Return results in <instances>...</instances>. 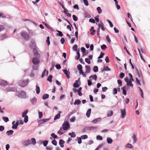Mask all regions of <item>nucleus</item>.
<instances>
[{
	"mask_svg": "<svg viewBox=\"0 0 150 150\" xmlns=\"http://www.w3.org/2000/svg\"><path fill=\"white\" fill-rule=\"evenodd\" d=\"M62 127L64 130H67L70 128V125L69 123L67 121H66L62 125Z\"/></svg>",
	"mask_w": 150,
	"mask_h": 150,
	"instance_id": "1",
	"label": "nucleus"
},
{
	"mask_svg": "<svg viewBox=\"0 0 150 150\" xmlns=\"http://www.w3.org/2000/svg\"><path fill=\"white\" fill-rule=\"evenodd\" d=\"M21 35L25 40H28L29 39V36L28 34L26 32H23L21 33Z\"/></svg>",
	"mask_w": 150,
	"mask_h": 150,
	"instance_id": "2",
	"label": "nucleus"
},
{
	"mask_svg": "<svg viewBox=\"0 0 150 150\" xmlns=\"http://www.w3.org/2000/svg\"><path fill=\"white\" fill-rule=\"evenodd\" d=\"M125 81L127 83V85L128 86H130L133 87V84L132 83V82L130 81L127 77L125 78L124 79Z\"/></svg>",
	"mask_w": 150,
	"mask_h": 150,
	"instance_id": "3",
	"label": "nucleus"
},
{
	"mask_svg": "<svg viewBox=\"0 0 150 150\" xmlns=\"http://www.w3.org/2000/svg\"><path fill=\"white\" fill-rule=\"evenodd\" d=\"M32 62L33 64L37 65L39 63L40 61L38 58L33 57L32 59Z\"/></svg>",
	"mask_w": 150,
	"mask_h": 150,
	"instance_id": "4",
	"label": "nucleus"
},
{
	"mask_svg": "<svg viewBox=\"0 0 150 150\" xmlns=\"http://www.w3.org/2000/svg\"><path fill=\"white\" fill-rule=\"evenodd\" d=\"M28 81L29 80H27L26 81H23L20 83V85L21 87H24L27 85Z\"/></svg>",
	"mask_w": 150,
	"mask_h": 150,
	"instance_id": "5",
	"label": "nucleus"
},
{
	"mask_svg": "<svg viewBox=\"0 0 150 150\" xmlns=\"http://www.w3.org/2000/svg\"><path fill=\"white\" fill-rule=\"evenodd\" d=\"M33 52L34 55L35 56L37 57L38 58H40V54L38 53V52L36 49L34 48L33 50Z\"/></svg>",
	"mask_w": 150,
	"mask_h": 150,
	"instance_id": "6",
	"label": "nucleus"
},
{
	"mask_svg": "<svg viewBox=\"0 0 150 150\" xmlns=\"http://www.w3.org/2000/svg\"><path fill=\"white\" fill-rule=\"evenodd\" d=\"M23 144L24 146H29L31 144L30 141V140H27L24 141L23 142Z\"/></svg>",
	"mask_w": 150,
	"mask_h": 150,
	"instance_id": "7",
	"label": "nucleus"
},
{
	"mask_svg": "<svg viewBox=\"0 0 150 150\" xmlns=\"http://www.w3.org/2000/svg\"><path fill=\"white\" fill-rule=\"evenodd\" d=\"M26 96V93L25 91H21L20 95H18V96L19 97L21 98H25Z\"/></svg>",
	"mask_w": 150,
	"mask_h": 150,
	"instance_id": "8",
	"label": "nucleus"
},
{
	"mask_svg": "<svg viewBox=\"0 0 150 150\" xmlns=\"http://www.w3.org/2000/svg\"><path fill=\"white\" fill-rule=\"evenodd\" d=\"M121 113L122 114L121 117L123 118L126 115V112L125 109L121 110Z\"/></svg>",
	"mask_w": 150,
	"mask_h": 150,
	"instance_id": "9",
	"label": "nucleus"
},
{
	"mask_svg": "<svg viewBox=\"0 0 150 150\" xmlns=\"http://www.w3.org/2000/svg\"><path fill=\"white\" fill-rule=\"evenodd\" d=\"M63 71L64 74L66 75L67 78L68 79H69L70 77V72L65 69H63Z\"/></svg>",
	"mask_w": 150,
	"mask_h": 150,
	"instance_id": "10",
	"label": "nucleus"
},
{
	"mask_svg": "<svg viewBox=\"0 0 150 150\" xmlns=\"http://www.w3.org/2000/svg\"><path fill=\"white\" fill-rule=\"evenodd\" d=\"M90 31L91 32L90 34L92 35H94L96 33V30H94V27L93 26H92L90 29Z\"/></svg>",
	"mask_w": 150,
	"mask_h": 150,
	"instance_id": "11",
	"label": "nucleus"
},
{
	"mask_svg": "<svg viewBox=\"0 0 150 150\" xmlns=\"http://www.w3.org/2000/svg\"><path fill=\"white\" fill-rule=\"evenodd\" d=\"M98 27L99 28H101L102 30L103 31H104L105 30V28L104 27L103 24L102 22H100V23L98 25Z\"/></svg>",
	"mask_w": 150,
	"mask_h": 150,
	"instance_id": "12",
	"label": "nucleus"
},
{
	"mask_svg": "<svg viewBox=\"0 0 150 150\" xmlns=\"http://www.w3.org/2000/svg\"><path fill=\"white\" fill-rule=\"evenodd\" d=\"M15 122L14 121H13L12 122V124H13ZM18 125V122H17L16 123L14 124H13V125L12 127V128L13 129H16L17 128V126Z\"/></svg>",
	"mask_w": 150,
	"mask_h": 150,
	"instance_id": "13",
	"label": "nucleus"
},
{
	"mask_svg": "<svg viewBox=\"0 0 150 150\" xmlns=\"http://www.w3.org/2000/svg\"><path fill=\"white\" fill-rule=\"evenodd\" d=\"M64 141L62 139H60L59 141V144L61 147H64Z\"/></svg>",
	"mask_w": 150,
	"mask_h": 150,
	"instance_id": "14",
	"label": "nucleus"
},
{
	"mask_svg": "<svg viewBox=\"0 0 150 150\" xmlns=\"http://www.w3.org/2000/svg\"><path fill=\"white\" fill-rule=\"evenodd\" d=\"M48 72L47 71L46 69H45L42 72L41 77L42 78H43L46 75H46H48Z\"/></svg>",
	"mask_w": 150,
	"mask_h": 150,
	"instance_id": "15",
	"label": "nucleus"
},
{
	"mask_svg": "<svg viewBox=\"0 0 150 150\" xmlns=\"http://www.w3.org/2000/svg\"><path fill=\"white\" fill-rule=\"evenodd\" d=\"M49 120V119H43L40 120L39 123L40 124H43L45 123L46 122L48 121Z\"/></svg>",
	"mask_w": 150,
	"mask_h": 150,
	"instance_id": "16",
	"label": "nucleus"
},
{
	"mask_svg": "<svg viewBox=\"0 0 150 150\" xmlns=\"http://www.w3.org/2000/svg\"><path fill=\"white\" fill-rule=\"evenodd\" d=\"M78 81L76 80V82L74 83L73 86L74 88H78L80 86V84L78 83Z\"/></svg>",
	"mask_w": 150,
	"mask_h": 150,
	"instance_id": "17",
	"label": "nucleus"
},
{
	"mask_svg": "<svg viewBox=\"0 0 150 150\" xmlns=\"http://www.w3.org/2000/svg\"><path fill=\"white\" fill-rule=\"evenodd\" d=\"M86 69V73H89L90 72V67L89 66H86L85 67Z\"/></svg>",
	"mask_w": 150,
	"mask_h": 150,
	"instance_id": "18",
	"label": "nucleus"
},
{
	"mask_svg": "<svg viewBox=\"0 0 150 150\" xmlns=\"http://www.w3.org/2000/svg\"><path fill=\"white\" fill-rule=\"evenodd\" d=\"M101 120V119L100 118H98L95 119L92 121V122L93 123H96L98 122H100Z\"/></svg>",
	"mask_w": 150,
	"mask_h": 150,
	"instance_id": "19",
	"label": "nucleus"
},
{
	"mask_svg": "<svg viewBox=\"0 0 150 150\" xmlns=\"http://www.w3.org/2000/svg\"><path fill=\"white\" fill-rule=\"evenodd\" d=\"M91 110V109H89L88 110L86 113V115L88 117H89L90 116Z\"/></svg>",
	"mask_w": 150,
	"mask_h": 150,
	"instance_id": "20",
	"label": "nucleus"
},
{
	"mask_svg": "<svg viewBox=\"0 0 150 150\" xmlns=\"http://www.w3.org/2000/svg\"><path fill=\"white\" fill-rule=\"evenodd\" d=\"M13 130H10L6 132V134L8 136L11 135L13 134Z\"/></svg>",
	"mask_w": 150,
	"mask_h": 150,
	"instance_id": "21",
	"label": "nucleus"
},
{
	"mask_svg": "<svg viewBox=\"0 0 150 150\" xmlns=\"http://www.w3.org/2000/svg\"><path fill=\"white\" fill-rule=\"evenodd\" d=\"M68 134L71 137L75 138L76 136L75 133L74 132L72 133H69Z\"/></svg>",
	"mask_w": 150,
	"mask_h": 150,
	"instance_id": "22",
	"label": "nucleus"
},
{
	"mask_svg": "<svg viewBox=\"0 0 150 150\" xmlns=\"http://www.w3.org/2000/svg\"><path fill=\"white\" fill-rule=\"evenodd\" d=\"M126 148L132 149L133 148V146L129 143L127 144L125 146Z\"/></svg>",
	"mask_w": 150,
	"mask_h": 150,
	"instance_id": "23",
	"label": "nucleus"
},
{
	"mask_svg": "<svg viewBox=\"0 0 150 150\" xmlns=\"http://www.w3.org/2000/svg\"><path fill=\"white\" fill-rule=\"evenodd\" d=\"M81 101L79 100H76L74 103V104L75 105L77 104L79 105L81 103Z\"/></svg>",
	"mask_w": 150,
	"mask_h": 150,
	"instance_id": "24",
	"label": "nucleus"
},
{
	"mask_svg": "<svg viewBox=\"0 0 150 150\" xmlns=\"http://www.w3.org/2000/svg\"><path fill=\"white\" fill-rule=\"evenodd\" d=\"M36 90L37 94H38L40 92V88L39 86L38 85H36Z\"/></svg>",
	"mask_w": 150,
	"mask_h": 150,
	"instance_id": "25",
	"label": "nucleus"
},
{
	"mask_svg": "<svg viewBox=\"0 0 150 150\" xmlns=\"http://www.w3.org/2000/svg\"><path fill=\"white\" fill-rule=\"evenodd\" d=\"M132 138L133 139V143H135L137 140L136 135L135 134H134L132 137Z\"/></svg>",
	"mask_w": 150,
	"mask_h": 150,
	"instance_id": "26",
	"label": "nucleus"
},
{
	"mask_svg": "<svg viewBox=\"0 0 150 150\" xmlns=\"http://www.w3.org/2000/svg\"><path fill=\"white\" fill-rule=\"evenodd\" d=\"M31 144H33L35 145L36 143L35 139L34 138H32L31 139Z\"/></svg>",
	"mask_w": 150,
	"mask_h": 150,
	"instance_id": "27",
	"label": "nucleus"
},
{
	"mask_svg": "<svg viewBox=\"0 0 150 150\" xmlns=\"http://www.w3.org/2000/svg\"><path fill=\"white\" fill-rule=\"evenodd\" d=\"M107 142L109 144H111L112 142V139L109 137H108L107 139Z\"/></svg>",
	"mask_w": 150,
	"mask_h": 150,
	"instance_id": "28",
	"label": "nucleus"
},
{
	"mask_svg": "<svg viewBox=\"0 0 150 150\" xmlns=\"http://www.w3.org/2000/svg\"><path fill=\"white\" fill-rule=\"evenodd\" d=\"M37 101V99L34 98H33L31 100V102L33 104H34Z\"/></svg>",
	"mask_w": 150,
	"mask_h": 150,
	"instance_id": "29",
	"label": "nucleus"
},
{
	"mask_svg": "<svg viewBox=\"0 0 150 150\" xmlns=\"http://www.w3.org/2000/svg\"><path fill=\"white\" fill-rule=\"evenodd\" d=\"M77 55L76 56V57H75V59H76L77 60H78L79 59L80 57V53L79 52V51H78L77 52Z\"/></svg>",
	"mask_w": 150,
	"mask_h": 150,
	"instance_id": "30",
	"label": "nucleus"
},
{
	"mask_svg": "<svg viewBox=\"0 0 150 150\" xmlns=\"http://www.w3.org/2000/svg\"><path fill=\"white\" fill-rule=\"evenodd\" d=\"M113 114V112L112 111H109L107 115V116L108 117H110L112 116Z\"/></svg>",
	"mask_w": 150,
	"mask_h": 150,
	"instance_id": "31",
	"label": "nucleus"
},
{
	"mask_svg": "<svg viewBox=\"0 0 150 150\" xmlns=\"http://www.w3.org/2000/svg\"><path fill=\"white\" fill-rule=\"evenodd\" d=\"M42 23L44 24L45 26L47 27L48 29L51 30L52 29V28L50 26H49L48 25L47 23H46L45 22H43Z\"/></svg>",
	"mask_w": 150,
	"mask_h": 150,
	"instance_id": "32",
	"label": "nucleus"
},
{
	"mask_svg": "<svg viewBox=\"0 0 150 150\" xmlns=\"http://www.w3.org/2000/svg\"><path fill=\"white\" fill-rule=\"evenodd\" d=\"M60 114H58L54 117V120H56L57 119H59L60 118Z\"/></svg>",
	"mask_w": 150,
	"mask_h": 150,
	"instance_id": "33",
	"label": "nucleus"
},
{
	"mask_svg": "<svg viewBox=\"0 0 150 150\" xmlns=\"http://www.w3.org/2000/svg\"><path fill=\"white\" fill-rule=\"evenodd\" d=\"M49 97V95L48 94H44L42 96V99H45L48 98Z\"/></svg>",
	"mask_w": 150,
	"mask_h": 150,
	"instance_id": "34",
	"label": "nucleus"
},
{
	"mask_svg": "<svg viewBox=\"0 0 150 150\" xmlns=\"http://www.w3.org/2000/svg\"><path fill=\"white\" fill-rule=\"evenodd\" d=\"M92 77V79H94L95 81H96L97 79V76L96 75H94L93 76H91L89 77V79H90Z\"/></svg>",
	"mask_w": 150,
	"mask_h": 150,
	"instance_id": "35",
	"label": "nucleus"
},
{
	"mask_svg": "<svg viewBox=\"0 0 150 150\" xmlns=\"http://www.w3.org/2000/svg\"><path fill=\"white\" fill-rule=\"evenodd\" d=\"M139 88V91L141 92V95L142 98H144V96H143V91L142 89L139 87H138Z\"/></svg>",
	"mask_w": 150,
	"mask_h": 150,
	"instance_id": "36",
	"label": "nucleus"
},
{
	"mask_svg": "<svg viewBox=\"0 0 150 150\" xmlns=\"http://www.w3.org/2000/svg\"><path fill=\"white\" fill-rule=\"evenodd\" d=\"M62 128H61L58 131V133L60 135H61L63 134Z\"/></svg>",
	"mask_w": 150,
	"mask_h": 150,
	"instance_id": "37",
	"label": "nucleus"
},
{
	"mask_svg": "<svg viewBox=\"0 0 150 150\" xmlns=\"http://www.w3.org/2000/svg\"><path fill=\"white\" fill-rule=\"evenodd\" d=\"M137 49L139 51V54H140V56L141 57V59L144 62H146V61H145V60L144 59V58H143L142 55V54L141 53V52L140 51V50H139V49H138V48H137Z\"/></svg>",
	"mask_w": 150,
	"mask_h": 150,
	"instance_id": "38",
	"label": "nucleus"
},
{
	"mask_svg": "<svg viewBox=\"0 0 150 150\" xmlns=\"http://www.w3.org/2000/svg\"><path fill=\"white\" fill-rule=\"evenodd\" d=\"M97 9L99 14H100L102 13V9L100 7H98L97 8Z\"/></svg>",
	"mask_w": 150,
	"mask_h": 150,
	"instance_id": "39",
	"label": "nucleus"
},
{
	"mask_svg": "<svg viewBox=\"0 0 150 150\" xmlns=\"http://www.w3.org/2000/svg\"><path fill=\"white\" fill-rule=\"evenodd\" d=\"M52 75H50L48 77L47 80L49 82H51L52 81Z\"/></svg>",
	"mask_w": 150,
	"mask_h": 150,
	"instance_id": "40",
	"label": "nucleus"
},
{
	"mask_svg": "<svg viewBox=\"0 0 150 150\" xmlns=\"http://www.w3.org/2000/svg\"><path fill=\"white\" fill-rule=\"evenodd\" d=\"M93 71L95 72H97L98 71V68L97 66H95L93 68Z\"/></svg>",
	"mask_w": 150,
	"mask_h": 150,
	"instance_id": "41",
	"label": "nucleus"
},
{
	"mask_svg": "<svg viewBox=\"0 0 150 150\" xmlns=\"http://www.w3.org/2000/svg\"><path fill=\"white\" fill-rule=\"evenodd\" d=\"M101 49L103 50H105L107 48L106 46L104 44H103L101 45Z\"/></svg>",
	"mask_w": 150,
	"mask_h": 150,
	"instance_id": "42",
	"label": "nucleus"
},
{
	"mask_svg": "<svg viewBox=\"0 0 150 150\" xmlns=\"http://www.w3.org/2000/svg\"><path fill=\"white\" fill-rule=\"evenodd\" d=\"M81 52L83 53V56L84 55H86V54H84V52L86 51V49L84 47H82L81 48Z\"/></svg>",
	"mask_w": 150,
	"mask_h": 150,
	"instance_id": "43",
	"label": "nucleus"
},
{
	"mask_svg": "<svg viewBox=\"0 0 150 150\" xmlns=\"http://www.w3.org/2000/svg\"><path fill=\"white\" fill-rule=\"evenodd\" d=\"M82 65L80 64H79L77 66V68L79 71L82 70Z\"/></svg>",
	"mask_w": 150,
	"mask_h": 150,
	"instance_id": "44",
	"label": "nucleus"
},
{
	"mask_svg": "<svg viewBox=\"0 0 150 150\" xmlns=\"http://www.w3.org/2000/svg\"><path fill=\"white\" fill-rule=\"evenodd\" d=\"M28 110H25L22 114V117H24L25 115H26V114L28 112Z\"/></svg>",
	"mask_w": 150,
	"mask_h": 150,
	"instance_id": "45",
	"label": "nucleus"
},
{
	"mask_svg": "<svg viewBox=\"0 0 150 150\" xmlns=\"http://www.w3.org/2000/svg\"><path fill=\"white\" fill-rule=\"evenodd\" d=\"M0 84L1 85L4 86L6 84V82L4 81H1L0 82Z\"/></svg>",
	"mask_w": 150,
	"mask_h": 150,
	"instance_id": "46",
	"label": "nucleus"
},
{
	"mask_svg": "<svg viewBox=\"0 0 150 150\" xmlns=\"http://www.w3.org/2000/svg\"><path fill=\"white\" fill-rule=\"evenodd\" d=\"M24 117V122L26 123L28 121V117L27 115H25Z\"/></svg>",
	"mask_w": 150,
	"mask_h": 150,
	"instance_id": "47",
	"label": "nucleus"
},
{
	"mask_svg": "<svg viewBox=\"0 0 150 150\" xmlns=\"http://www.w3.org/2000/svg\"><path fill=\"white\" fill-rule=\"evenodd\" d=\"M77 139V141H78V143L79 144H81V142H82L81 139V138L79 137H78Z\"/></svg>",
	"mask_w": 150,
	"mask_h": 150,
	"instance_id": "48",
	"label": "nucleus"
},
{
	"mask_svg": "<svg viewBox=\"0 0 150 150\" xmlns=\"http://www.w3.org/2000/svg\"><path fill=\"white\" fill-rule=\"evenodd\" d=\"M3 119L5 122H7L9 121L8 118L7 117H3Z\"/></svg>",
	"mask_w": 150,
	"mask_h": 150,
	"instance_id": "49",
	"label": "nucleus"
},
{
	"mask_svg": "<svg viewBox=\"0 0 150 150\" xmlns=\"http://www.w3.org/2000/svg\"><path fill=\"white\" fill-rule=\"evenodd\" d=\"M85 61L88 64H90L91 63V61L89 58H86L85 59Z\"/></svg>",
	"mask_w": 150,
	"mask_h": 150,
	"instance_id": "50",
	"label": "nucleus"
},
{
	"mask_svg": "<svg viewBox=\"0 0 150 150\" xmlns=\"http://www.w3.org/2000/svg\"><path fill=\"white\" fill-rule=\"evenodd\" d=\"M88 137L87 135H84L81 136V138L82 139H86L88 138Z\"/></svg>",
	"mask_w": 150,
	"mask_h": 150,
	"instance_id": "51",
	"label": "nucleus"
},
{
	"mask_svg": "<svg viewBox=\"0 0 150 150\" xmlns=\"http://www.w3.org/2000/svg\"><path fill=\"white\" fill-rule=\"evenodd\" d=\"M105 55L104 53H103L102 52H101L100 54V56L98 57V59H100L101 58H102L103 56Z\"/></svg>",
	"mask_w": 150,
	"mask_h": 150,
	"instance_id": "52",
	"label": "nucleus"
},
{
	"mask_svg": "<svg viewBox=\"0 0 150 150\" xmlns=\"http://www.w3.org/2000/svg\"><path fill=\"white\" fill-rule=\"evenodd\" d=\"M72 17H73V20L75 21H77L78 20V18L76 16V15H73Z\"/></svg>",
	"mask_w": 150,
	"mask_h": 150,
	"instance_id": "53",
	"label": "nucleus"
},
{
	"mask_svg": "<svg viewBox=\"0 0 150 150\" xmlns=\"http://www.w3.org/2000/svg\"><path fill=\"white\" fill-rule=\"evenodd\" d=\"M48 141L47 140H45L43 142V145L45 146H46L48 144Z\"/></svg>",
	"mask_w": 150,
	"mask_h": 150,
	"instance_id": "54",
	"label": "nucleus"
},
{
	"mask_svg": "<svg viewBox=\"0 0 150 150\" xmlns=\"http://www.w3.org/2000/svg\"><path fill=\"white\" fill-rule=\"evenodd\" d=\"M125 87L122 88V93L125 95H126V91L125 89Z\"/></svg>",
	"mask_w": 150,
	"mask_h": 150,
	"instance_id": "55",
	"label": "nucleus"
},
{
	"mask_svg": "<svg viewBox=\"0 0 150 150\" xmlns=\"http://www.w3.org/2000/svg\"><path fill=\"white\" fill-rule=\"evenodd\" d=\"M52 144L54 145L55 146H56L57 145V142L55 139H53L52 141Z\"/></svg>",
	"mask_w": 150,
	"mask_h": 150,
	"instance_id": "56",
	"label": "nucleus"
},
{
	"mask_svg": "<svg viewBox=\"0 0 150 150\" xmlns=\"http://www.w3.org/2000/svg\"><path fill=\"white\" fill-rule=\"evenodd\" d=\"M96 138H97V139L100 140H101L103 139L102 137L100 135H98L97 136Z\"/></svg>",
	"mask_w": 150,
	"mask_h": 150,
	"instance_id": "57",
	"label": "nucleus"
},
{
	"mask_svg": "<svg viewBox=\"0 0 150 150\" xmlns=\"http://www.w3.org/2000/svg\"><path fill=\"white\" fill-rule=\"evenodd\" d=\"M5 29V27L3 25H0V32L3 30Z\"/></svg>",
	"mask_w": 150,
	"mask_h": 150,
	"instance_id": "58",
	"label": "nucleus"
},
{
	"mask_svg": "<svg viewBox=\"0 0 150 150\" xmlns=\"http://www.w3.org/2000/svg\"><path fill=\"white\" fill-rule=\"evenodd\" d=\"M49 36L47 37V39L46 40V42L47 44L48 45H49L50 43V42L49 40Z\"/></svg>",
	"mask_w": 150,
	"mask_h": 150,
	"instance_id": "59",
	"label": "nucleus"
},
{
	"mask_svg": "<svg viewBox=\"0 0 150 150\" xmlns=\"http://www.w3.org/2000/svg\"><path fill=\"white\" fill-rule=\"evenodd\" d=\"M51 136L54 138L57 139V136L54 133H52L51 134Z\"/></svg>",
	"mask_w": 150,
	"mask_h": 150,
	"instance_id": "60",
	"label": "nucleus"
},
{
	"mask_svg": "<svg viewBox=\"0 0 150 150\" xmlns=\"http://www.w3.org/2000/svg\"><path fill=\"white\" fill-rule=\"evenodd\" d=\"M125 74L123 73H121L120 75V77L122 79L125 76Z\"/></svg>",
	"mask_w": 150,
	"mask_h": 150,
	"instance_id": "61",
	"label": "nucleus"
},
{
	"mask_svg": "<svg viewBox=\"0 0 150 150\" xmlns=\"http://www.w3.org/2000/svg\"><path fill=\"white\" fill-rule=\"evenodd\" d=\"M85 16L86 18H89L91 17V15L87 13H86L85 14Z\"/></svg>",
	"mask_w": 150,
	"mask_h": 150,
	"instance_id": "62",
	"label": "nucleus"
},
{
	"mask_svg": "<svg viewBox=\"0 0 150 150\" xmlns=\"http://www.w3.org/2000/svg\"><path fill=\"white\" fill-rule=\"evenodd\" d=\"M83 1L86 6H88V3L87 0H83Z\"/></svg>",
	"mask_w": 150,
	"mask_h": 150,
	"instance_id": "63",
	"label": "nucleus"
},
{
	"mask_svg": "<svg viewBox=\"0 0 150 150\" xmlns=\"http://www.w3.org/2000/svg\"><path fill=\"white\" fill-rule=\"evenodd\" d=\"M38 114L39 118H41L43 116L42 112H39Z\"/></svg>",
	"mask_w": 150,
	"mask_h": 150,
	"instance_id": "64",
	"label": "nucleus"
}]
</instances>
